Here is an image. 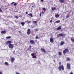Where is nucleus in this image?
Masks as SVG:
<instances>
[{"label":"nucleus","mask_w":74,"mask_h":74,"mask_svg":"<svg viewBox=\"0 0 74 74\" xmlns=\"http://www.w3.org/2000/svg\"><path fill=\"white\" fill-rule=\"evenodd\" d=\"M50 42L51 43H53V38H50Z\"/></svg>","instance_id":"nucleus-10"},{"label":"nucleus","mask_w":74,"mask_h":74,"mask_svg":"<svg viewBox=\"0 0 74 74\" xmlns=\"http://www.w3.org/2000/svg\"><path fill=\"white\" fill-rule=\"evenodd\" d=\"M70 74H73V72H71L70 73Z\"/></svg>","instance_id":"nucleus-42"},{"label":"nucleus","mask_w":74,"mask_h":74,"mask_svg":"<svg viewBox=\"0 0 74 74\" xmlns=\"http://www.w3.org/2000/svg\"><path fill=\"white\" fill-rule=\"evenodd\" d=\"M31 22V21H30L28 22V23H30Z\"/></svg>","instance_id":"nucleus-44"},{"label":"nucleus","mask_w":74,"mask_h":74,"mask_svg":"<svg viewBox=\"0 0 74 74\" xmlns=\"http://www.w3.org/2000/svg\"><path fill=\"white\" fill-rule=\"evenodd\" d=\"M0 74H3V73L1 72H0Z\"/></svg>","instance_id":"nucleus-43"},{"label":"nucleus","mask_w":74,"mask_h":74,"mask_svg":"<svg viewBox=\"0 0 74 74\" xmlns=\"http://www.w3.org/2000/svg\"><path fill=\"white\" fill-rule=\"evenodd\" d=\"M14 17H15V18L16 19H18V17L16 16H14Z\"/></svg>","instance_id":"nucleus-28"},{"label":"nucleus","mask_w":74,"mask_h":74,"mask_svg":"<svg viewBox=\"0 0 74 74\" xmlns=\"http://www.w3.org/2000/svg\"><path fill=\"white\" fill-rule=\"evenodd\" d=\"M54 62H55V60H54Z\"/></svg>","instance_id":"nucleus-49"},{"label":"nucleus","mask_w":74,"mask_h":74,"mask_svg":"<svg viewBox=\"0 0 74 74\" xmlns=\"http://www.w3.org/2000/svg\"><path fill=\"white\" fill-rule=\"evenodd\" d=\"M64 42L62 41L60 43V45H63V44H64Z\"/></svg>","instance_id":"nucleus-16"},{"label":"nucleus","mask_w":74,"mask_h":74,"mask_svg":"<svg viewBox=\"0 0 74 74\" xmlns=\"http://www.w3.org/2000/svg\"><path fill=\"white\" fill-rule=\"evenodd\" d=\"M28 15H29V16H30L31 17H33V15L32 13L29 14H28Z\"/></svg>","instance_id":"nucleus-20"},{"label":"nucleus","mask_w":74,"mask_h":74,"mask_svg":"<svg viewBox=\"0 0 74 74\" xmlns=\"http://www.w3.org/2000/svg\"><path fill=\"white\" fill-rule=\"evenodd\" d=\"M71 40L72 42H74V39H73L72 38H71Z\"/></svg>","instance_id":"nucleus-24"},{"label":"nucleus","mask_w":74,"mask_h":74,"mask_svg":"<svg viewBox=\"0 0 74 74\" xmlns=\"http://www.w3.org/2000/svg\"><path fill=\"white\" fill-rule=\"evenodd\" d=\"M68 52H69V49H65L63 51L64 55H65Z\"/></svg>","instance_id":"nucleus-2"},{"label":"nucleus","mask_w":74,"mask_h":74,"mask_svg":"<svg viewBox=\"0 0 74 74\" xmlns=\"http://www.w3.org/2000/svg\"><path fill=\"white\" fill-rule=\"evenodd\" d=\"M58 55H62V53H61L60 52H59L58 53Z\"/></svg>","instance_id":"nucleus-31"},{"label":"nucleus","mask_w":74,"mask_h":74,"mask_svg":"<svg viewBox=\"0 0 74 74\" xmlns=\"http://www.w3.org/2000/svg\"><path fill=\"white\" fill-rule=\"evenodd\" d=\"M60 20H58L57 21H56V22H55V23H60Z\"/></svg>","instance_id":"nucleus-22"},{"label":"nucleus","mask_w":74,"mask_h":74,"mask_svg":"<svg viewBox=\"0 0 74 74\" xmlns=\"http://www.w3.org/2000/svg\"><path fill=\"white\" fill-rule=\"evenodd\" d=\"M60 16L59 14H56L55 15V17L56 18H59V17Z\"/></svg>","instance_id":"nucleus-17"},{"label":"nucleus","mask_w":74,"mask_h":74,"mask_svg":"<svg viewBox=\"0 0 74 74\" xmlns=\"http://www.w3.org/2000/svg\"><path fill=\"white\" fill-rule=\"evenodd\" d=\"M66 60L68 61H70V60H71V59H70V58L69 57H68L66 59Z\"/></svg>","instance_id":"nucleus-23"},{"label":"nucleus","mask_w":74,"mask_h":74,"mask_svg":"<svg viewBox=\"0 0 74 74\" xmlns=\"http://www.w3.org/2000/svg\"><path fill=\"white\" fill-rule=\"evenodd\" d=\"M4 64L5 65H6L7 66H8V65H9L8 63V62H5Z\"/></svg>","instance_id":"nucleus-21"},{"label":"nucleus","mask_w":74,"mask_h":74,"mask_svg":"<svg viewBox=\"0 0 74 74\" xmlns=\"http://www.w3.org/2000/svg\"><path fill=\"white\" fill-rule=\"evenodd\" d=\"M37 57H36V56H33V58H36Z\"/></svg>","instance_id":"nucleus-34"},{"label":"nucleus","mask_w":74,"mask_h":74,"mask_svg":"<svg viewBox=\"0 0 74 74\" xmlns=\"http://www.w3.org/2000/svg\"><path fill=\"white\" fill-rule=\"evenodd\" d=\"M25 22H27H27H28V20H27V21H25Z\"/></svg>","instance_id":"nucleus-41"},{"label":"nucleus","mask_w":74,"mask_h":74,"mask_svg":"<svg viewBox=\"0 0 74 74\" xmlns=\"http://www.w3.org/2000/svg\"><path fill=\"white\" fill-rule=\"evenodd\" d=\"M64 36V35L62 33L61 34H59L58 35V37H59L60 36L61 37H63Z\"/></svg>","instance_id":"nucleus-9"},{"label":"nucleus","mask_w":74,"mask_h":74,"mask_svg":"<svg viewBox=\"0 0 74 74\" xmlns=\"http://www.w3.org/2000/svg\"><path fill=\"white\" fill-rule=\"evenodd\" d=\"M66 67L67 68V69L68 70H70L71 69V67H70V64H69V63H67V65L66 66Z\"/></svg>","instance_id":"nucleus-5"},{"label":"nucleus","mask_w":74,"mask_h":74,"mask_svg":"<svg viewBox=\"0 0 74 74\" xmlns=\"http://www.w3.org/2000/svg\"><path fill=\"white\" fill-rule=\"evenodd\" d=\"M27 33L28 35L30 34V33H31V30L30 29H28L27 31Z\"/></svg>","instance_id":"nucleus-6"},{"label":"nucleus","mask_w":74,"mask_h":74,"mask_svg":"<svg viewBox=\"0 0 74 74\" xmlns=\"http://www.w3.org/2000/svg\"><path fill=\"white\" fill-rule=\"evenodd\" d=\"M52 20H50V23H52Z\"/></svg>","instance_id":"nucleus-38"},{"label":"nucleus","mask_w":74,"mask_h":74,"mask_svg":"<svg viewBox=\"0 0 74 74\" xmlns=\"http://www.w3.org/2000/svg\"><path fill=\"white\" fill-rule=\"evenodd\" d=\"M70 18V16L69 15H67L66 16V18L67 19L68 18Z\"/></svg>","instance_id":"nucleus-27"},{"label":"nucleus","mask_w":74,"mask_h":74,"mask_svg":"<svg viewBox=\"0 0 74 74\" xmlns=\"http://www.w3.org/2000/svg\"><path fill=\"white\" fill-rule=\"evenodd\" d=\"M7 33V31L5 30L4 31H2L1 32V34H5Z\"/></svg>","instance_id":"nucleus-7"},{"label":"nucleus","mask_w":74,"mask_h":74,"mask_svg":"<svg viewBox=\"0 0 74 74\" xmlns=\"http://www.w3.org/2000/svg\"><path fill=\"white\" fill-rule=\"evenodd\" d=\"M38 36H36V39H38Z\"/></svg>","instance_id":"nucleus-36"},{"label":"nucleus","mask_w":74,"mask_h":74,"mask_svg":"<svg viewBox=\"0 0 74 74\" xmlns=\"http://www.w3.org/2000/svg\"><path fill=\"white\" fill-rule=\"evenodd\" d=\"M25 14H28V12H25Z\"/></svg>","instance_id":"nucleus-40"},{"label":"nucleus","mask_w":74,"mask_h":74,"mask_svg":"<svg viewBox=\"0 0 74 74\" xmlns=\"http://www.w3.org/2000/svg\"><path fill=\"white\" fill-rule=\"evenodd\" d=\"M11 44V41H6V45H7V44Z\"/></svg>","instance_id":"nucleus-13"},{"label":"nucleus","mask_w":74,"mask_h":74,"mask_svg":"<svg viewBox=\"0 0 74 74\" xmlns=\"http://www.w3.org/2000/svg\"><path fill=\"white\" fill-rule=\"evenodd\" d=\"M59 65L58 67L59 70L61 71L62 69V70H64V66H63V65L62 64L61 66V62H59Z\"/></svg>","instance_id":"nucleus-1"},{"label":"nucleus","mask_w":74,"mask_h":74,"mask_svg":"<svg viewBox=\"0 0 74 74\" xmlns=\"http://www.w3.org/2000/svg\"><path fill=\"white\" fill-rule=\"evenodd\" d=\"M18 32H19V33H21V32L19 31H18Z\"/></svg>","instance_id":"nucleus-46"},{"label":"nucleus","mask_w":74,"mask_h":74,"mask_svg":"<svg viewBox=\"0 0 74 74\" xmlns=\"http://www.w3.org/2000/svg\"><path fill=\"white\" fill-rule=\"evenodd\" d=\"M32 47L30 45L29 46V49H28V50H29H29H31V48H32Z\"/></svg>","instance_id":"nucleus-29"},{"label":"nucleus","mask_w":74,"mask_h":74,"mask_svg":"<svg viewBox=\"0 0 74 74\" xmlns=\"http://www.w3.org/2000/svg\"><path fill=\"white\" fill-rule=\"evenodd\" d=\"M31 55L32 56H34V54L33 53H32L31 54Z\"/></svg>","instance_id":"nucleus-33"},{"label":"nucleus","mask_w":74,"mask_h":74,"mask_svg":"<svg viewBox=\"0 0 74 74\" xmlns=\"http://www.w3.org/2000/svg\"><path fill=\"white\" fill-rule=\"evenodd\" d=\"M36 41H37V40H36Z\"/></svg>","instance_id":"nucleus-50"},{"label":"nucleus","mask_w":74,"mask_h":74,"mask_svg":"<svg viewBox=\"0 0 74 74\" xmlns=\"http://www.w3.org/2000/svg\"><path fill=\"white\" fill-rule=\"evenodd\" d=\"M13 4H14V6H16L17 5V3H15L14 2H12L10 4L11 5H12Z\"/></svg>","instance_id":"nucleus-11"},{"label":"nucleus","mask_w":74,"mask_h":74,"mask_svg":"<svg viewBox=\"0 0 74 74\" xmlns=\"http://www.w3.org/2000/svg\"><path fill=\"white\" fill-rule=\"evenodd\" d=\"M11 62L13 63L14 62V60H15V58H14L13 57H11Z\"/></svg>","instance_id":"nucleus-12"},{"label":"nucleus","mask_w":74,"mask_h":74,"mask_svg":"<svg viewBox=\"0 0 74 74\" xmlns=\"http://www.w3.org/2000/svg\"><path fill=\"white\" fill-rule=\"evenodd\" d=\"M59 1L61 3H65L64 0H59Z\"/></svg>","instance_id":"nucleus-14"},{"label":"nucleus","mask_w":74,"mask_h":74,"mask_svg":"<svg viewBox=\"0 0 74 74\" xmlns=\"http://www.w3.org/2000/svg\"><path fill=\"white\" fill-rule=\"evenodd\" d=\"M3 11V10H1V8H0V12H1Z\"/></svg>","instance_id":"nucleus-35"},{"label":"nucleus","mask_w":74,"mask_h":74,"mask_svg":"<svg viewBox=\"0 0 74 74\" xmlns=\"http://www.w3.org/2000/svg\"><path fill=\"white\" fill-rule=\"evenodd\" d=\"M41 1L42 2L44 1V0H41Z\"/></svg>","instance_id":"nucleus-45"},{"label":"nucleus","mask_w":74,"mask_h":74,"mask_svg":"<svg viewBox=\"0 0 74 74\" xmlns=\"http://www.w3.org/2000/svg\"><path fill=\"white\" fill-rule=\"evenodd\" d=\"M15 12H18V11H16Z\"/></svg>","instance_id":"nucleus-48"},{"label":"nucleus","mask_w":74,"mask_h":74,"mask_svg":"<svg viewBox=\"0 0 74 74\" xmlns=\"http://www.w3.org/2000/svg\"><path fill=\"white\" fill-rule=\"evenodd\" d=\"M37 23V21H33L32 23Z\"/></svg>","instance_id":"nucleus-25"},{"label":"nucleus","mask_w":74,"mask_h":74,"mask_svg":"<svg viewBox=\"0 0 74 74\" xmlns=\"http://www.w3.org/2000/svg\"><path fill=\"white\" fill-rule=\"evenodd\" d=\"M40 51L42 52H44V53H45V52H46L45 50L42 48H41L40 49Z\"/></svg>","instance_id":"nucleus-8"},{"label":"nucleus","mask_w":74,"mask_h":74,"mask_svg":"<svg viewBox=\"0 0 74 74\" xmlns=\"http://www.w3.org/2000/svg\"><path fill=\"white\" fill-rule=\"evenodd\" d=\"M61 26H59L57 28V30H60L61 29Z\"/></svg>","instance_id":"nucleus-19"},{"label":"nucleus","mask_w":74,"mask_h":74,"mask_svg":"<svg viewBox=\"0 0 74 74\" xmlns=\"http://www.w3.org/2000/svg\"><path fill=\"white\" fill-rule=\"evenodd\" d=\"M41 16V13H40V16Z\"/></svg>","instance_id":"nucleus-39"},{"label":"nucleus","mask_w":74,"mask_h":74,"mask_svg":"<svg viewBox=\"0 0 74 74\" xmlns=\"http://www.w3.org/2000/svg\"><path fill=\"white\" fill-rule=\"evenodd\" d=\"M51 19H52V18H51Z\"/></svg>","instance_id":"nucleus-51"},{"label":"nucleus","mask_w":74,"mask_h":74,"mask_svg":"<svg viewBox=\"0 0 74 74\" xmlns=\"http://www.w3.org/2000/svg\"><path fill=\"white\" fill-rule=\"evenodd\" d=\"M29 42L31 44L35 45V42H34V40H30L29 41Z\"/></svg>","instance_id":"nucleus-4"},{"label":"nucleus","mask_w":74,"mask_h":74,"mask_svg":"<svg viewBox=\"0 0 74 74\" xmlns=\"http://www.w3.org/2000/svg\"><path fill=\"white\" fill-rule=\"evenodd\" d=\"M35 31V32H38V29H34Z\"/></svg>","instance_id":"nucleus-32"},{"label":"nucleus","mask_w":74,"mask_h":74,"mask_svg":"<svg viewBox=\"0 0 74 74\" xmlns=\"http://www.w3.org/2000/svg\"><path fill=\"white\" fill-rule=\"evenodd\" d=\"M42 10L44 11H46V9L45 8H42Z\"/></svg>","instance_id":"nucleus-30"},{"label":"nucleus","mask_w":74,"mask_h":74,"mask_svg":"<svg viewBox=\"0 0 74 74\" xmlns=\"http://www.w3.org/2000/svg\"><path fill=\"white\" fill-rule=\"evenodd\" d=\"M41 13L42 14H44V12H42Z\"/></svg>","instance_id":"nucleus-37"},{"label":"nucleus","mask_w":74,"mask_h":74,"mask_svg":"<svg viewBox=\"0 0 74 74\" xmlns=\"http://www.w3.org/2000/svg\"><path fill=\"white\" fill-rule=\"evenodd\" d=\"M11 38V36H8L6 37V38L7 39H8V38Z\"/></svg>","instance_id":"nucleus-26"},{"label":"nucleus","mask_w":74,"mask_h":74,"mask_svg":"<svg viewBox=\"0 0 74 74\" xmlns=\"http://www.w3.org/2000/svg\"><path fill=\"white\" fill-rule=\"evenodd\" d=\"M8 47L10 49H12V48H14V46H13V45L11 44H9Z\"/></svg>","instance_id":"nucleus-3"},{"label":"nucleus","mask_w":74,"mask_h":74,"mask_svg":"<svg viewBox=\"0 0 74 74\" xmlns=\"http://www.w3.org/2000/svg\"><path fill=\"white\" fill-rule=\"evenodd\" d=\"M51 10H52V11H54V10H56V8L55 7H54V8L51 7Z\"/></svg>","instance_id":"nucleus-15"},{"label":"nucleus","mask_w":74,"mask_h":74,"mask_svg":"<svg viewBox=\"0 0 74 74\" xmlns=\"http://www.w3.org/2000/svg\"><path fill=\"white\" fill-rule=\"evenodd\" d=\"M13 53H15V51L13 52Z\"/></svg>","instance_id":"nucleus-47"},{"label":"nucleus","mask_w":74,"mask_h":74,"mask_svg":"<svg viewBox=\"0 0 74 74\" xmlns=\"http://www.w3.org/2000/svg\"><path fill=\"white\" fill-rule=\"evenodd\" d=\"M21 24L22 26H24L25 25V23L24 22H21Z\"/></svg>","instance_id":"nucleus-18"}]
</instances>
